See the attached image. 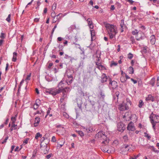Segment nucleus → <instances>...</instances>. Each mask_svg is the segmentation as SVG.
Listing matches in <instances>:
<instances>
[{"instance_id": "f257e3e1", "label": "nucleus", "mask_w": 159, "mask_h": 159, "mask_svg": "<svg viewBox=\"0 0 159 159\" xmlns=\"http://www.w3.org/2000/svg\"><path fill=\"white\" fill-rule=\"evenodd\" d=\"M106 27L109 35L110 39H112L115 38L116 35L117 33V28L115 25L109 24L106 25Z\"/></svg>"}, {"instance_id": "f03ea898", "label": "nucleus", "mask_w": 159, "mask_h": 159, "mask_svg": "<svg viewBox=\"0 0 159 159\" xmlns=\"http://www.w3.org/2000/svg\"><path fill=\"white\" fill-rule=\"evenodd\" d=\"M96 136L98 138L104 140L102 142V143L107 144L108 143L109 140L105 135V132L102 131H99L96 134Z\"/></svg>"}, {"instance_id": "7ed1b4c3", "label": "nucleus", "mask_w": 159, "mask_h": 159, "mask_svg": "<svg viewBox=\"0 0 159 159\" xmlns=\"http://www.w3.org/2000/svg\"><path fill=\"white\" fill-rule=\"evenodd\" d=\"M57 91V89L54 88L49 89H46L44 90V93L47 94H50L54 96L59 93Z\"/></svg>"}, {"instance_id": "20e7f679", "label": "nucleus", "mask_w": 159, "mask_h": 159, "mask_svg": "<svg viewBox=\"0 0 159 159\" xmlns=\"http://www.w3.org/2000/svg\"><path fill=\"white\" fill-rule=\"evenodd\" d=\"M131 103V102H127V103L123 102L122 103L119 105L118 109L120 111L128 110L129 109L128 104H130V105Z\"/></svg>"}, {"instance_id": "39448f33", "label": "nucleus", "mask_w": 159, "mask_h": 159, "mask_svg": "<svg viewBox=\"0 0 159 159\" xmlns=\"http://www.w3.org/2000/svg\"><path fill=\"white\" fill-rule=\"evenodd\" d=\"M109 86L110 88H111L114 89H116L118 87V84L117 82L113 80L112 81L111 79L110 78L109 79Z\"/></svg>"}, {"instance_id": "423d86ee", "label": "nucleus", "mask_w": 159, "mask_h": 159, "mask_svg": "<svg viewBox=\"0 0 159 159\" xmlns=\"http://www.w3.org/2000/svg\"><path fill=\"white\" fill-rule=\"evenodd\" d=\"M117 127L118 131L121 132H123L125 129V125L121 122L117 124Z\"/></svg>"}, {"instance_id": "0eeeda50", "label": "nucleus", "mask_w": 159, "mask_h": 159, "mask_svg": "<svg viewBox=\"0 0 159 159\" xmlns=\"http://www.w3.org/2000/svg\"><path fill=\"white\" fill-rule=\"evenodd\" d=\"M144 34L142 32H139L136 36V38L137 40H140L144 39Z\"/></svg>"}, {"instance_id": "6e6552de", "label": "nucleus", "mask_w": 159, "mask_h": 159, "mask_svg": "<svg viewBox=\"0 0 159 159\" xmlns=\"http://www.w3.org/2000/svg\"><path fill=\"white\" fill-rule=\"evenodd\" d=\"M127 129L129 130L134 131L135 129L134 123L132 122L129 123L127 128Z\"/></svg>"}, {"instance_id": "1a4fd4ad", "label": "nucleus", "mask_w": 159, "mask_h": 159, "mask_svg": "<svg viewBox=\"0 0 159 159\" xmlns=\"http://www.w3.org/2000/svg\"><path fill=\"white\" fill-rule=\"evenodd\" d=\"M58 89H57V91L59 92V93H60V91H61V90L65 87L64 83L63 81H61L58 84Z\"/></svg>"}, {"instance_id": "9d476101", "label": "nucleus", "mask_w": 159, "mask_h": 159, "mask_svg": "<svg viewBox=\"0 0 159 159\" xmlns=\"http://www.w3.org/2000/svg\"><path fill=\"white\" fill-rule=\"evenodd\" d=\"M108 78L106 76V75L105 73L103 74L102 75L101 81L102 83H103L105 82H106Z\"/></svg>"}, {"instance_id": "9b49d317", "label": "nucleus", "mask_w": 159, "mask_h": 159, "mask_svg": "<svg viewBox=\"0 0 159 159\" xmlns=\"http://www.w3.org/2000/svg\"><path fill=\"white\" fill-rule=\"evenodd\" d=\"M87 21L88 22V25L89 27V28L90 29H93L94 26L93 25V23L91 19L90 18H88L87 19Z\"/></svg>"}, {"instance_id": "f8f14e48", "label": "nucleus", "mask_w": 159, "mask_h": 159, "mask_svg": "<svg viewBox=\"0 0 159 159\" xmlns=\"http://www.w3.org/2000/svg\"><path fill=\"white\" fill-rule=\"evenodd\" d=\"M70 88L68 87H65L64 88L62 89L61 91H60V93L62 92L63 93H66L68 92H69L70 90Z\"/></svg>"}, {"instance_id": "ddd939ff", "label": "nucleus", "mask_w": 159, "mask_h": 159, "mask_svg": "<svg viewBox=\"0 0 159 159\" xmlns=\"http://www.w3.org/2000/svg\"><path fill=\"white\" fill-rule=\"evenodd\" d=\"M40 119L38 117H37L35 118L34 123V126L35 127L37 126L40 121Z\"/></svg>"}, {"instance_id": "4468645a", "label": "nucleus", "mask_w": 159, "mask_h": 159, "mask_svg": "<svg viewBox=\"0 0 159 159\" xmlns=\"http://www.w3.org/2000/svg\"><path fill=\"white\" fill-rule=\"evenodd\" d=\"M119 94V92L117 91L116 92L115 94L114 95L113 98L114 100L115 101V102H118Z\"/></svg>"}, {"instance_id": "2eb2a0df", "label": "nucleus", "mask_w": 159, "mask_h": 159, "mask_svg": "<svg viewBox=\"0 0 159 159\" xmlns=\"http://www.w3.org/2000/svg\"><path fill=\"white\" fill-rule=\"evenodd\" d=\"M150 38L151 43L152 45L154 44L156 41V39L155 35H152L150 37Z\"/></svg>"}, {"instance_id": "dca6fc26", "label": "nucleus", "mask_w": 159, "mask_h": 159, "mask_svg": "<svg viewBox=\"0 0 159 159\" xmlns=\"http://www.w3.org/2000/svg\"><path fill=\"white\" fill-rule=\"evenodd\" d=\"M100 56L98 57L97 56V57L98 58L96 60V61L95 62L96 65L97 66H98L99 65L101 64V58L100 57Z\"/></svg>"}, {"instance_id": "f3484780", "label": "nucleus", "mask_w": 159, "mask_h": 159, "mask_svg": "<svg viewBox=\"0 0 159 159\" xmlns=\"http://www.w3.org/2000/svg\"><path fill=\"white\" fill-rule=\"evenodd\" d=\"M148 148L152 150L155 152L158 153L159 152V150H156V149L153 146H148Z\"/></svg>"}, {"instance_id": "a211bd4d", "label": "nucleus", "mask_w": 159, "mask_h": 159, "mask_svg": "<svg viewBox=\"0 0 159 159\" xmlns=\"http://www.w3.org/2000/svg\"><path fill=\"white\" fill-rule=\"evenodd\" d=\"M67 76L68 79V81L69 83L70 84L72 82V79H73V76L71 75H69L68 74L67 75Z\"/></svg>"}, {"instance_id": "6ab92c4d", "label": "nucleus", "mask_w": 159, "mask_h": 159, "mask_svg": "<svg viewBox=\"0 0 159 159\" xmlns=\"http://www.w3.org/2000/svg\"><path fill=\"white\" fill-rule=\"evenodd\" d=\"M17 53L16 52H14L13 53V57L12 59V61L13 62H15L16 60V57Z\"/></svg>"}, {"instance_id": "aec40b11", "label": "nucleus", "mask_w": 159, "mask_h": 159, "mask_svg": "<svg viewBox=\"0 0 159 159\" xmlns=\"http://www.w3.org/2000/svg\"><path fill=\"white\" fill-rule=\"evenodd\" d=\"M75 27V25L74 26L73 25H72L70 26L69 28H68V33L70 34L71 33L72 31H73V30L74 29V27Z\"/></svg>"}, {"instance_id": "412c9836", "label": "nucleus", "mask_w": 159, "mask_h": 159, "mask_svg": "<svg viewBox=\"0 0 159 159\" xmlns=\"http://www.w3.org/2000/svg\"><path fill=\"white\" fill-rule=\"evenodd\" d=\"M107 147V146H106L105 148H104V147H102L101 148V149L103 152H107L109 153L110 152V151L108 149Z\"/></svg>"}, {"instance_id": "4be33fe9", "label": "nucleus", "mask_w": 159, "mask_h": 159, "mask_svg": "<svg viewBox=\"0 0 159 159\" xmlns=\"http://www.w3.org/2000/svg\"><path fill=\"white\" fill-rule=\"evenodd\" d=\"M146 99V100H151L152 101H153L154 100L153 97L151 95H149Z\"/></svg>"}, {"instance_id": "5701e85b", "label": "nucleus", "mask_w": 159, "mask_h": 159, "mask_svg": "<svg viewBox=\"0 0 159 159\" xmlns=\"http://www.w3.org/2000/svg\"><path fill=\"white\" fill-rule=\"evenodd\" d=\"M120 26L121 28L126 27L125 25L124 24V20L123 19H122L121 20Z\"/></svg>"}, {"instance_id": "b1692460", "label": "nucleus", "mask_w": 159, "mask_h": 159, "mask_svg": "<svg viewBox=\"0 0 159 159\" xmlns=\"http://www.w3.org/2000/svg\"><path fill=\"white\" fill-rule=\"evenodd\" d=\"M97 68L100 70H102L105 69V68L103 66L101 65V64L97 66Z\"/></svg>"}, {"instance_id": "393cba45", "label": "nucleus", "mask_w": 159, "mask_h": 159, "mask_svg": "<svg viewBox=\"0 0 159 159\" xmlns=\"http://www.w3.org/2000/svg\"><path fill=\"white\" fill-rule=\"evenodd\" d=\"M144 105V103L142 100H140L139 102L138 106L139 108L142 107Z\"/></svg>"}, {"instance_id": "a878e982", "label": "nucleus", "mask_w": 159, "mask_h": 159, "mask_svg": "<svg viewBox=\"0 0 159 159\" xmlns=\"http://www.w3.org/2000/svg\"><path fill=\"white\" fill-rule=\"evenodd\" d=\"M118 64V63L116 62H115L114 61H112L111 62V63L110 64V66L111 67L113 66H116Z\"/></svg>"}, {"instance_id": "bb28decb", "label": "nucleus", "mask_w": 159, "mask_h": 159, "mask_svg": "<svg viewBox=\"0 0 159 159\" xmlns=\"http://www.w3.org/2000/svg\"><path fill=\"white\" fill-rule=\"evenodd\" d=\"M57 148H60L61 147H62L64 145V142H62L61 144L60 143L59 141H57Z\"/></svg>"}, {"instance_id": "cd10ccee", "label": "nucleus", "mask_w": 159, "mask_h": 159, "mask_svg": "<svg viewBox=\"0 0 159 159\" xmlns=\"http://www.w3.org/2000/svg\"><path fill=\"white\" fill-rule=\"evenodd\" d=\"M155 82V79L153 78L150 81V84L152 85V86H154Z\"/></svg>"}, {"instance_id": "c85d7f7f", "label": "nucleus", "mask_w": 159, "mask_h": 159, "mask_svg": "<svg viewBox=\"0 0 159 159\" xmlns=\"http://www.w3.org/2000/svg\"><path fill=\"white\" fill-rule=\"evenodd\" d=\"M153 116H154V114L153 113H152L150 116H149V118L150 119V122H153L154 121L153 120Z\"/></svg>"}, {"instance_id": "c756f323", "label": "nucleus", "mask_w": 159, "mask_h": 159, "mask_svg": "<svg viewBox=\"0 0 159 159\" xmlns=\"http://www.w3.org/2000/svg\"><path fill=\"white\" fill-rule=\"evenodd\" d=\"M123 138L124 141L125 143H126L127 142V141L128 140V137L127 135H125L123 137Z\"/></svg>"}, {"instance_id": "7c9ffc66", "label": "nucleus", "mask_w": 159, "mask_h": 159, "mask_svg": "<svg viewBox=\"0 0 159 159\" xmlns=\"http://www.w3.org/2000/svg\"><path fill=\"white\" fill-rule=\"evenodd\" d=\"M49 150V147H47V146H46V147L45 148V149L43 151V153L44 154H46L47 153L48 151Z\"/></svg>"}, {"instance_id": "2f4dec72", "label": "nucleus", "mask_w": 159, "mask_h": 159, "mask_svg": "<svg viewBox=\"0 0 159 159\" xmlns=\"http://www.w3.org/2000/svg\"><path fill=\"white\" fill-rule=\"evenodd\" d=\"M42 136V134H40L39 133H37L35 136V139H37L39 137L41 138Z\"/></svg>"}, {"instance_id": "473e14b6", "label": "nucleus", "mask_w": 159, "mask_h": 159, "mask_svg": "<svg viewBox=\"0 0 159 159\" xmlns=\"http://www.w3.org/2000/svg\"><path fill=\"white\" fill-rule=\"evenodd\" d=\"M64 57L65 58H66V59H68L70 58V60L71 62L72 61V60H73L74 59V58H72L70 56H69L68 55H66V54H65V56Z\"/></svg>"}, {"instance_id": "72a5a7b5", "label": "nucleus", "mask_w": 159, "mask_h": 159, "mask_svg": "<svg viewBox=\"0 0 159 159\" xmlns=\"http://www.w3.org/2000/svg\"><path fill=\"white\" fill-rule=\"evenodd\" d=\"M90 32L92 39L93 37L95 36V31L94 30H90Z\"/></svg>"}, {"instance_id": "f704fd0d", "label": "nucleus", "mask_w": 159, "mask_h": 159, "mask_svg": "<svg viewBox=\"0 0 159 159\" xmlns=\"http://www.w3.org/2000/svg\"><path fill=\"white\" fill-rule=\"evenodd\" d=\"M129 73L131 74H133L134 73V69L132 67H129Z\"/></svg>"}, {"instance_id": "c9c22d12", "label": "nucleus", "mask_w": 159, "mask_h": 159, "mask_svg": "<svg viewBox=\"0 0 159 159\" xmlns=\"http://www.w3.org/2000/svg\"><path fill=\"white\" fill-rule=\"evenodd\" d=\"M120 80L121 82L124 83L126 81L125 77L124 76H122L120 78Z\"/></svg>"}, {"instance_id": "e433bc0d", "label": "nucleus", "mask_w": 159, "mask_h": 159, "mask_svg": "<svg viewBox=\"0 0 159 159\" xmlns=\"http://www.w3.org/2000/svg\"><path fill=\"white\" fill-rule=\"evenodd\" d=\"M56 14L54 11H53L51 14L52 17L54 18V19H55V18L56 17Z\"/></svg>"}, {"instance_id": "4c0bfd02", "label": "nucleus", "mask_w": 159, "mask_h": 159, "mask_svg": "<svg viewBox=\"0 0 159 159\" xmlns=\"http://www.w3.org/2000/svg\"><path fill=\"white\" fill-rule=\"evenodd\" d=\"M31 76V74H30L29 75H28L26 79H25V81L27 83L28 82V81L29 80H30V77Z\"/></svg>"}, {"instance_id": "58836bf2", "label": "nucleus", "mask_w": 159, "mask_h": 159, "mask_svg": "<svg viewBox=\"0 0 159 159\" xmlns=\"http://www.w3.org/2000/svg\"><path fill=\"white\" fill-rule=\"evenodd\" d=\"M151 123L152 125V128H153V129L154 130H156V128H155V126L156 125V123H155L154 121H153V122H151Z\"/></svg>"}, {"instance_id": "ea45409f", "label": "nucleus", "mask_w": 159, "mask_h": 159, "mask_svg": "<svg viewBox=\"0 0 159 159\" xmlns=\"http://www.w3.org/2000/svg\"><path fill=\"white\" fill-rule=\"evenodd\" d=\"M144 136L145 137H147V138L148 139H150L151 137L148 134H147L146 132L144 133Z\"/></svg>"}, {"instance_id": "a19ab883", "label": "nucleus", "mask_w": 159, "mask_h": 159, "mask_svg": "<svg viewBox=\"0 0 159 159\" xmlns=\"http://www.w3.org/2000/svg\"><path fill=\"white\" fill-rule=\"evenodd\" d=\"M133 57V55L132 54L129 53L127 57L129 59H131Z\"/></svg>"}, {"instance_id": "79ce46f5", "label": "nucleus", "mask_w": 159, "mask_h": 159, "mask_svg": "<svg viewBox=\"0 0 159 159\" xmlns=\"http://www.w3.org/2000/svg\"><path fill=\"white\" fill-rule=\"evenodd\" d=\"M57 4L56 3H54L52 7V10L54 11V10L56 9V7Z\"/></svg>"}, {"instance_id": "37998d69", "label": "nucleus", "mask_w": 159, "mask_h": 159, "mask_svg": "<svg viewBox=\"0 0 159 159\" xmlns=\"http://www.w3.org/2000/svg\"><path fill=\"white\" fill-rule=\"evenodd\" d=\"M148 47L146 46H144L143 48L142 52H143L145 53L147 52V49Z\"/></svg>"}, {"instance_id": "c03bdc74", "label": "nucleus", "mask_w": 159, "mask_h": 159, "mask_svg": "<svg viewBox=\"0 0 159 159\" xmlns=\"http://www.w3.org/2000/svg\"><path fill=\"white\" fill-rule=\"evenodd\" d=\"M11 15L10 14L8 15V17L6 19V20L8 22H10L11 21Z\"/></svg>"}, {"instance_id": "a18cd8bd", "label": "nucleus", "mask_w": 159, "mask_h": 159, "mask_svg": "<svg viewBox=\"0 0 159 159\" xmlns=\"http://www.w3.org/2000/svg\"><path fill=\"white\" fill-rule=\"evenodd\" d=\"M62 115L64 116L65 117L67 118H68L69 117V115L67 113L65 112H63L62 113Z\"/></svg>"}, {"instance_id": "49530a36", "label": "nucleus", "mask_w": 159, "mask_h": 159, "mask_svg": "<svg viewBox=\"0 0 159 159\" xmlns=\"http://www.w3.org/2000/svg\"><path fill=\"white\" fill-rule=\"evenodd\" d=\"M99 94H100V95H101V97H102V98L103 99H104L105 97V95L104 93H103L102 91H101L100 92Z\"/></svg>"}, {"instance_id": "de8ad7c7", "label": "nucleus", "mask_w": 159, "mask_h": 159, "mask_svg": "<svg viewBox=\"0 0 159 159\" xmlns=\"http://www.w3.org/2000/svg\"><path fill=\"white\" fill-rule=\"evenodd\" d=\"M78 132L79 134L81 137L83 136L84 135V134L83 132L81 131H79Z\"/></svg>"}, {"instance_id": "09e8293b", "label": "nucleus", "mask_w": 159, "mask_h": 159, "mask_svg": "<svg viewBox=\"0 0 159 159\" xmlns=\"http://www.w3.org/2000/svg\"><path fill=\"white\" fill-rule=\"evenodd\" d=\"M139 32H138V30H134V31H133L132 32V34L134 35H136V34H138V33Z\"/></svg>"}, {"instance_id": "8fccbe9b", "label": "nucleus", "mask_w": 159, "mask_h": 159, "mask_svg": "<svg viewBox=\"0 0 159 159\" xmlns=\"http://www.w3.org/2000/svg\"><path fill=\"white\" fill-rule=\"evenodd\" d=\"M24 79H23L20 82V84H19V89H18V91L19 90L22 84L24 83Z\"/></svg>"}, {"instance_id": "3c124183", "label": "nucleus", "mask_w": 159, "mask_h": 159, "mask_svg": "<svg viewBox=\"0 0 159 159\" xmlns=\"http://www.w3.org/2000/svg\"><path fill=\"white\" fill-rule=\"evenodd\" d=\"M58 48H59L60 50L62 51L63 47L62 45L59 44L58 46Z\"/></svg>"}, {"instance_id": "603ef678", "label": "nucleus", "mask_w": 159, "mask_h": 159, "mask_svg": "<svg viewBox=\"0 0 159 159\" xmlns=\"http://www.w3.org/2000/svg\"><path fill=\"white\" fill-rule=\"evenodd\" d=\"M16 120V117L12 116L11 117V120L12 121V123H15Z\"/></svg>"}, {"instance_id": "864d4df0", "label": "nucleus", "mask_w": 159, "mask_h": 159, "mask_svg": "<svg viewBox=\"0 0 159 159\" xmlns=\"http://www.w3.org/2000/svg\"><path fill=\"white\" fill-rule=\"evenodd\" d=\"M8 137L7 135L6 136L5 139H4L3 141L2 142V143L3 144V143H6L7 142V139H8Z\"/></svg>"}, {"instance_id": "5fc2aeb1", "label": "nucleus", "mask_w": 159, "mask_h": 159, "mask_svg": "<svg viewBox=\"0 0 159 159\" xmlns=\"http://www.w3.org/2000/svg\"><path fill=\"white\" fill-rule=\"evenodd\" d=\"M123 118L124 119H125V118H126L125 119L126 120H127L128 119V118H130V116H129V115H126V114H125L123 116Z\"/></svg>"}, {"instance_id": "6e6d98bb", "label": "nucleus", "mask_w": 159, "mask_h": 159, "mask_svg": "<svg viewBox=\"0 0 159 159\" xmlns=\"http://www.w3.org/2000/svg\"><path fill=\"white\" fill-rule=\"evenodd\" d=\"M56 125L57 128H62L63 129L64 128L61 125Z\"/></svg>"}, {"instance_id": "4d7b16f0", "label": "nucleus", "mask_w": 159, "mask_h": 159, "mask_svg": "<svg viewBox=\"0 0 159 159\" xmlns=\"http://www.w3.org/2000/svg\"><path fill=\"white\" fill-rule=\"evenodd\" d=\"M52 141L54 142H56V138L55 136H52Z\"/></svg>"}, {"instance_id": "13d9d810", "label": "nucleus", "mask_w": 159, "mask_h": 159, "mask_svg": "<svg viewBox=\"0 0 159 159\" xmlns=\"http://www.w3.org/2000/svg\"><path fill=\"white\" fill-rule=\"evenodd\" d=\"M17 126V125H15V123H12V125H11L12 127L14 128V129H16V126Z\"/></svg>"}, {"instance_id": "bf43d9fd", "label": "nucleus", "mask_w": 159, "mask_h": 159, "mask_svg": "<svg viewBox=\"0 0 159 159\" xmlns=\"http://www.w3.org/2000/svg\"><path fill=\"white\" fill-rule=\"evenodd\" d=\"M52 153H51L50 154H49L46 156V157L47 159H49L52 156Z\"/></svg>"}, {"instance_id": "052dcab7", "label": "nucleus", "mask_w": 159, "mask_h": 159, "mask_svg": "<svg viewBox=\"0 0 159 159\" xmlns=\"http://www.w3.org/2000/svg\"><path fill=\"white\" fill-rule=\"evenodd\" d=\"M4 35V34L3 33H2L1 34L0 38L2 39H4L5 38Z\"/></svg>"}, {"instance_id": "680f3d73", "label": "nucleus", "mask_w": 159, "mask_h": 159, "mask_svg": "<svg viewBox=\"0 0 159 159\" xmlns=\"http://www.w3.org/2000/svg\"><path fill=\"white\" fill-rule=\"evenodd\" d=\"M39 105H34L33 106V108L34 109L36 110L37 109L38 107H39Z\"/></svg>"}, {"instance_id": "e2e57ef3", "label": "nucleus", "mask_w": 159, "mask_h": 159, "mask_svg": "<svg viewBox=\"0 0 159 159\" xmlns=\"http://www.w3.org/2000/svg\"><path fill=\"white\" fill-rule=\"evenodd\" d=\"M29 140V139L27 138L25 139L23 141V143L25 144H27L28 142V141Z\"/></svg>"}, {"instance_id": "0e129e2a", "label": "nucleus", "mask_w": 159, "mask_h": 159, "mask_svg": "<svg viewBox=\"0 0 159 159\" xmlns=\"http://www.w3.org/2000/svg\"><path fill=\"white\" fill-rule=\"evenodd\" d=\"M63 96L62 97V99H64L67 97L66 94V93H62Z\"/></svg>"}, {"instance_id": "69168bd1", "label": "nucleus", "mask_w": 159, "mask_h": 159, "mask_svg": "<svg viewBox=\"0 0 159 159\" xmlns=\"http://www.w3.org/2000/svg\"><path fill=\"white\" fill-rule=\"evenodd\" d=\"M115 9V7L114 5H111L110 7V9L111 11H113Z\"/></svg>"}, {"instance_id": "338daca9", "label": "nucleus", "mask_w": 159, "mask_h": 159, "mask_svg": "<svg viewBox=\"0 0 159 159\" xmlns=\"http://www.w3.org/2000/svg\"><path fill=\"white\" fill-rule=\"evenodd\" d=\"M51 110V108L50 107H49L47 111V114L46 116L49 114L50 113V111Z\"/></svg>"}, {"instance_id": "774afa93", "label": "nucleus", "mask_w": 159, "mask_h": 159, "mask_svg": "<svg viewBox=\"0 0 159 159\" xmlns=\"http://www.w3.org/2000/svg\"><path fill=\"white\" fill-rule=\"evenodd\" d=\"M157 86H159V76L157 77Z\"/></svg>"}]
</instances>
